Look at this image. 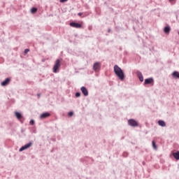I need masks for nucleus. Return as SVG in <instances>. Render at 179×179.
<instances>
[{
  "instance_id": "obj_1",
  "label": "nucleus",
  "mask_w": 179,
  "mask_h": 179,
  "mask_svg": "<svg viewBox=\"0 0 179 179\" xmlns=\"http://www.w3.org/2000/svg\"><path fill=\"white\" fill-rule=\"evenodd\" d=\"M114 72L120 80H124L125 79V74H124V71H122V69L118 65L114 66Z\"/></svg>"
},
{
  "instance_id": "obj_2",
  "label": "nucleus",
  "mask_w": 179,
  "mask_h": 179,
  "mask_svg": "<svg viewBox=\"0 0 179 179\" xmlns=\"http://www.w3.org/2000/svg\"><path fill=\"white\" fill-rule=\"evenodd\" d=\"M60 66H61V60L59 59H57L55 61V65L53 66L54 73H57V72H58V70L59 69Z\"/></svg>"
},
{
  "instance_id": "obj_3",
  "label": "nucleus",
  "mask_w": 179,
  "mask_h": 179,
  "mask_svg": "<svg viewBox=\"0 0 179 179\" xmlns=\"http://www.w3.org/2000/svg\"><path fill=\"white\" fill-rule=\"evenodd\" d=\"M128 124L130 127H138L139 124H138V122L134 119H129L128 120Z\"/></svg>"
},
{
  "instance_id": "obj_4",
  "label": "nucleus",
  "mask_w": 179,
  "mask_h": 179,
  "mask_svg": "<svg viewBox=\"0 0 179 179\" xmlns=\"http://www.w3.org/2000/svg\"><path fill=\"white\" fill-rule=\"evenodd\" d=\"M31 145H33L31 142H29L27 144H25L24 146L20 148V149L19 150V152H23V150H26V149H29V148H31Z\"/></svg>"
},
{
  "instance_id": "obj_5",
  "label": "nucleus",
  "mask_w": 179,
  "mask_h": 179,
  "mask_svg": "<svg viewBox=\"0 0 179 179\" xmlns=\"http://www.w3.org/2000/svg\"><path fill=\"white\" fill-rule=\"evenodd\" d=\"M100 68H101V64H100V62H95L93 66V70L95 72H97V71H100Z\"/></svg>"
},
{
  "instance_id": "obj_6",
  "label": "nucleus",
  "mask_w": 179,
  "mask_h": 179,
  "mask_svg": "<svg viewBox=\"0 0 179 179\" xmlns=\"http://www.w3.org/2000/svg\"><path fill=\"white\" fill-rule=\"evenodd\" d=\"M80 90L85 97H87V96H89V91H87V88H86L85 87H81Z\"/></svg>"
},
{
  "instance_id": "obj_7",
  "label": "nucleus",
  "mask_w": 179,
  "mask_h": 179,
  "mask_svg": "<svg viewBox=\"0 0 179 179\" xmlns=\"http://www.w3.org/2000/svg\"><path fill=\"white\" fill-rule=\"evenodd\" d=\"M70 26L71 27H75L76 29H80V27H82V24L78 22H71Z\"/></svg>"
},
{
  "instance_id": "obj_8",
  "label": "nucleus",
  "mask_w": 179,
  "mask_h": 179,
  "mask_svg": "<svg viewBox=\"0 0 179 179\" xmlns=\"http://www.w3.org/2000/svg\"><path fill=\"white\" fill-rule=\"evenodd\" d=\"M10 83V78H7L4 81L1 82V86H8V84Z\"/></svg>"
},
{
  "instance_id": "obj_9",
  "label": "nucleus",
  "mask_w": 179,
  "mask_h": 179,
  "mask_svg": "<svg viewBox=\"0 0 179 179\" xmlns=\"http://www.w3.org/2000/svg\"><path fill=\"white\" fill-rule=\"evenodd\" d=\"M51 114L50 113H43L41 115L40 118L44 119V118H48Z\"/></svg>"
},
{
  "instance_id": "obj_10",
  "label": "nucleus",
  "mask_w": 179,
  "mask_h": 179,
  "mask_svg": "<svg viewBox=\"0 0 179 179\" xmlns=\"http://www.w3.org/2000/svg\"><path fill=\"white\" fill-rule=\"evenodd\" d=\"M137 76H138L140 82L143 81V76L142 75V73L141 71H137Z\"/></svg>"
},
{
  "instance_id": "obj_11",
  "label": "nucleus",
  "mask_w": 179,
  "mask_h": 179,
  "mask_svg": "<svg viewBox=\"0 0 179 179\" xmlns=\"http://www.w3.org/2000/svg\"><path fill=\"white\" fill-rule=\"evenodd\" d=\"M172 76L174 79H179V73L178 71H173L172 73Z\"/></svg>"
},
{
  "instance_id": "obj_12",
  "label": "nucleus",
  "mask_w": 179,
  "mask_h": 179,
  "mask_svg": "<svg viewBox=\"0 0 179 179\" xmlns=\"http://www.w3.org/2000/svg\"><path fill=\"white\" fill-rule=\"evenodd\" d=\"M153 83V78H147L145 80V85H150Z\"/></svg>"
},
{
  "instance_id": "obj_13",
  "label": "nucleus",
  "mask_w": 179,
  "mask_h": 179,
  "mask_svg": "<svg viewBox=\"0 0 179 179\" xmlns=\"http://www.w3.org/2000/svg\"><path fill=\"white\" fill-rule=\"evenodd\" d=\"M173 157H175V159L176 160H179V151H178L176 152H173Z\"/></svg>"
},
{
  "instance_id": "obj_14",
  "label": "nucleus",
  "mask_w": 179,
  "mask_h": 179,
  "mask_svg": "<svg viewBox=\"0 0 179 179\" xmlns=\"http://www.w3.org/2000/svg\"><path fill=\"white\" fill-rule=\"evenodd\" d=\"M158 124L160 126V127H166V122L163 120H159L158 121Z\"/></svg>"
},
{
  "instance_id": "obj_15",
  "label": "nucleus",
  "mask_w": 179,
  "mask_h": 179,
  "mask_svg": "<svg viewBox=\"0 0 179 179\" xmlns=\"http://www.w3.org/2000/svg\"><path fill=\"white\" fill-rule=\"evenodd\" d=\"M164 31L166 34H169V33H170V27H165L164 28Z\"/></svg>"
},
{
  "instance_id": "obj_16",
  "label": "nucleus",
  "mask_w": 179,
  "mask_h": 179,
  "mask_svg": "<svg viewBox=\"0 0 179 179\" xmlns=\"http://www.w3.org/2000/svg\"><path fill=\"white\" fill-rule=\"evenodd\" d=\"M15 117L17 118V120H20L22 118V114L19 112L15 113Z\"/></svg>"
},
{
  "instance_id": "obj_17",
  "label": "nucleus",
  "mask_w": 179,
  "mask_h": 179,
  "mask_svg": "<svg viewBox=\"0 0 179 179\" xmlns=\"http://www.w3.org/2000/svg\"><path fill=\"white\" fill-rule=\"evenodd\" d=\"M152 148L155 150L157 149V145H156V142H155V141H152Z\"/></svg>"
},
{
  "instance_id": "obj_18",
  "label": "nucleus",
  "mask_w": 179,
  "mask_h": 179,
  "mask_svg": "<svg viewBox=\"0 0 179 179\" xmlns=\"http://www.w3.org/2000/svg\"><path fill=\"white\" fill-rule=\"evenodd\" d=\"M31 12L32 13H36V12H37V8H32L31 9Z\"/></svg>"
},
{
  "instance_id": "obj_19",
  "label": "nucleus",
  "mask_w": 179,
  "mask_h": 179,
  "mask_svg": "<svg viewBox=\"0 0 179 179\" xmlns=\"http://www.w3.org/2000/svg\"><path fill=\"white\" fill-rule=\"evenodd\" d=\"M76 97H80V92H76Z\"/></svg>"
},
{
  "instance_id": "obj_20",
  "label": "nucleus",
  "mask_w": 179,
  "mask_h": 179,
  "mask_svg": "<svg viewBox=\"0 0 179 179\" xmlns=\"http://www.w3.org/2000/svg\"><path fill=\"white\" fill-rule=\"evenodd\" d=\"M68 115L69 117H72V115H73V112H69Z\"/></svg>"
},
{
  "instance_id": "obj_21",
  "label": "nucleus",
  "mask_w": 179,
  "mask_h": 179,
  "mask_svg": "<svg viewBox=\"0 0 179 179\" xmlns=\"http://www.w3.org/2000/svg\"><path fill=\"white\" fill-rule=\"evenodd\" d=\"M29 124H30L31 125H33V124H34V120H31L30 122H29Z\"/></svg>"
},
{
  "instance_id": "obj_22",
  "label": "nucleus",
  "mask_w": 179,
  "mask_h": 179,
  "mask_svg": "<svg viewBox=\"0 0 179 179\" xmlns=\"http://www.w3.org/2000/svg\"><path fill=\"white\" fill-rule=\"evenodd\" d=\"M29 51H30V50H29V49H25V50H24V54H27V52H29Z\"/></svg>"
},
{
  "instance_id": "obj_23",
  "label": "nucleus",
  "mask_w": 179,
  "mask_h": 179,
  "mask_svg": "<svg viewBox=\"0 0 179 179\" xmlns=\"http://www.w3.org/2000/svg\"><path fill=\"white\" fill-rule=\"evenodd\" d=\"M66 1H68V0H60L59 2L64 3V2H66Z\"/></svg>"
},
{
  "instance_id": "obj_24",
  "label": "nucleus",
  "mask_w": 179,
  "mask_h": 179,
  "mask_svg": "<svg viewBox=\"0 0 179 179\" xmlns=\"http://www.w3.org/2000/svg\"><path fill=\"white\" fill-rule=\"evenodd\" d=\"M82 15V13H78V16H80Z\"/></svg>"
},
{
  "instance_id": "obj_25",
  "label": "nucleus",
  "mask_w": 179,
  "mask_h": 179,
  "mask_svg": "<svg viewBox=\"0 0 179 179\" xmlns=\"http://www.w3.org/2000/svg\"><path fill=\"white\" fill-rule=\"evenodd\" d=\"M37 96H38V97H40V94H38Z\"/></svg>"
},
{
  "instance_id": "obj_26",
  "label": "nucleus",
  "mask_w": 179,
  "mask_h": 179,
  "mask_svg": "<svg viewBox=\"0 0 179 179\" xmlns=\"http://www.w3.org/2000/svg\"><path fill=\"white\" fill-rule=\"evenodd\" d=\"M169 1H173V0H169Z\"/></svg>"
}]
</instances>
